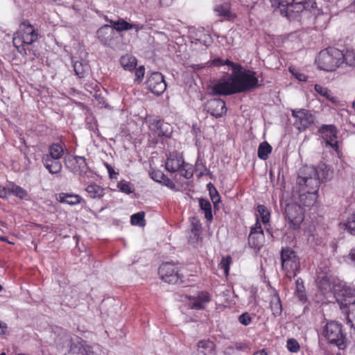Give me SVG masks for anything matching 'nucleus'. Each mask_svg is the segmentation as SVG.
Segmentation results:
<instances>
[{
  "label": "nucleus",
  "instance_id": "f257e3e1",
  "mask_svg": "<svg viewBox=\"0 0 355 355\" xmlns=\"http://www.w3.org/2000/svg\"><path fill=\"white\" fill-rule=\"evenodd\" d=\"M38 39L37 31L28 21L22 22L19 30L13 35L12 42L21 55H28L30 46Z\"/></svg>",
  "mask_w": 355,
  "mask_h": 355
},
{
  "label": "nucleus",
  "instance_id": "f03ea898",
  "mask_svg": "<svg viewBox=\"0 0 355 355\" xmlns=\"http://www.w3.org/2000/svg\"><path fill=\"white\" fill-rule=\"evenodd\" d=\"M272 6L279 10L281 15L291 17L304 11L315 14L317 10L315 0H270Z\"/></svg>",
  "mask_w": 355,
  "mask_h": 355
},
{
  "label": "nucleus",
  "instance_id": "7ed1b4c3",
  "mask_svg": "<svg viewBox=\"0 0 355 355\" xmlns=\"http://www.w3.org/2000/svg\"><path fill=\"white\" fill-rule=\"evenodd\" d=\"M343 53L339 49L328 48L319 53L315 62L320 69L333 71L343 63Z\"/></svg>",
  "mask_w": 355,
  "mask_h": 355
},
{
  "label": "nucleus",
  "instance_id": "20e7f679",
  "mask_svg": "<svg viewBox=\"0 0 355 355\" xmlns=\"http://www.w3.org/2000/svg\"><path fill=\"white\" fill-rule=\"evenodd\" d=\"M323 336L329 345L336 346L339 349L347 347V337L341 324L336 321H329L322 327Z\"/></svg>",
  "mask_w": 355,
  "mask_h": 355
},
{
  "label": "nucleus",
  "instance_id": "39448f33",
  "mask_svg": "<svg viewBox=\"0 0 355 355\" xmlns=\"http://www.w3.org/2000/svg\"><path fill=\"white\" fill-rule=\"evenodd\" d=\"M297 182L302 191L308 190L318 193L320 184V175L318 169L311 166L303 167L300 171Z\"/></svg>",
  "mask_w": 355,
  "mask_h": 355
},
{
  "label": "nucleus",
  "instance_id": "423d86ee",
  "mask_svg": "<svg viewBox=\"0 0 355 355\" xmlns=\"http://www.w3.org/2000/svg\"><path fill=\"white\" fill-rule=\"evenodd\" d=\"M234 73V86L237 93L251 91L258 86V79L255 77V72L249 70L238 72V67H236V73Z\"/></svg>",
  "mask_w": 355,
  "mask_h": 355
},
{
  "label": "nucleus",
  "instance_id": "0eeeda50",
  "mask_svg": "<svg viewBox=\"0 0 355 355\" xmlns=\"http://www.w3.org/2000/svg\"><path fill=\"white\" fill-rule=\"evenodd\" d=\"M282 268L286 272L288 277L296 276L300 268V261L296 253L292 249L286 247L281 251Z\"/></svg>",
  "mask_w": 355,
  "mask_h": 355
},
{
  "label": "nucleus",
  "instance_id": "6e6552de",
  "mask_svg": "<svg viewBox=\"0 0 355 355\" xmlns=\"http://www.w3.org/2000/svg\"><path fill=\"white\" fill-rule=\"evenodd\" d=\"M97 37L104 45L112 49H117L119 46L120 36L114 31L110 25H103L97 31Z\"/></svg>",
  "mask_w": 355,
  "mask_h": 355
},
{
  "label": "nucleus",
  "instance_id": "1a4fd4ad",
  "mask_svg": "<svg viewBox=\"0 0 355 355\" xmlns=\"http://www.w3.org/2000/svg\"><path fill=\"white\" fill-rule=\"evenodd\" d=\"M292 115L295 119L294 125L300 132L309 128L315 120L311 112L304 109L293 110Z\"/></svg>",
  "mask_w": 355,
  "mask_h": 355
},
{
  "label": "nucleus",
  "instance_id": "9d476101",
  "mask_svg": "<svg viewBox=\"0 0 355 355\" xmlns=\"http://www.w3.org/2000/svg\"><path fill=\"white\" fill-rule=\"evenodd\" d=\"M159 274L164 281L169 284L182 283L178 271L175 265L170 262L162 264L159 268Z\"/></svg>",
  "mask_w": 355,
  "mask_h": 355
},
{
  "label": "nucleus",
  "instance_id": "9b49d317",
  "mask_svg": "<svg viewBox=\"0 0 355 355\" xmlns=\"http://www.w3.org/2000/svg\"><path fill=\"white\" fill-rule=\"evenodd\" d=\"M286 216L293 229L300 227V224L304 220L302 209L300 205H287L285 209Z\"/></svg>",
  "mask_w": 355,
  "mask_h": 355
},
{
  "label": "nucleus",
  "instance_id": "f8f14e48",
  "mask_svg": "<svg viewBox=\"0 0 355 355\" xmlns=\"http://www.w3.org/2000/svg\"><path fill=\"white\" fill-rule=\"evenodd\" d=\"M148 89L153 94L159 96L166 89V84L163 75L159 72L150 74L146 80Z\"/></svg>",
  "mask_w": 355,
  "mask_h": 355
},
{
  "label": "nucleus",
  "instance_id": "ddd939ff",
  "mask_svg": "<svg viewBox=\"0 0 355 355\" xmlns=\"http://www.w3.org/2000/svg\"><path fill=\"white\" fill-rule=\"evenodd\" d=\"M264 240L263 230L257 220L254 225L251 228L248 236V243L253 248H259Z\"/></svg>",
  "mask_w": 355,
  "mask_h": 355
},
{
  "label": "nucleus",
  "instance_id": "4468645a",
  "mask_svg": "<svg viewBox=\"0 0 355 355\" xmlns=\"http://www.w3.org/2000/svg\"><path fill=\"white\" fill-rule=\"evenodd\" d=\"M213 92L218 95H229L237 93L233 76L227 80H220L212 87Z\"/></svg>",
  "mask_w": 355,
  "mask_h": 355
},
{
  "label": "nucleus",
  "instance_id": "2eb2a0df",
  "mask_svg": "<svg viewBox=\"0 0 355 355\" xmlns=\"http://www.w3.org/2000/svg\"><path fill=\"white\" fill-rule=\"evenodd\" d=\"M205 109L216 118L222 116L226 112L225 103L220 98L208 101L205 105Z\"/></svg>",
  "mask_w": 355,
  "mask_h": 355
},
{
  "label": "nucleus",
  "instance_id": "dca6fc26",
  "mask_svg": "<svg viewBox=\"0 0 355 355\" xmlns=\"http://www.w3.org/2000/svg\"><path fill=\"white\" fill-rule=\"evenodd\" d=\"M107 21L111 24V27L114 28V31L116 33L128 31L132 28L135 29L136 32H138L140 29L142 28V26H140L139 24H130L121 18H119L118 20L107 19Z\"/></svg>",
  "mask_w": 355,
  "mask_h": 355
},
{
  "label": "nucleus",
  "instance_id": "f3484780",
  "mask_svg": "<svg viewBox=\"0 0 355 355\" xmlns=\"http://www.w3.org/2000/svg\"><path fill=\"white\" fill-rule=\"evenodd\" d=\"M184 165V162L182 156L178 153H172L167 159L166 168L169 172L174 173L181 169Z\"/></svg>",
  "mask_w": 355,
  "mask_h": 355
},
{
  "label": "nucleus",
  "instance_id": "a211bd4d",
  "mask_svg": "<svg viewBox=\"0 0 355 355\" xmlns=\"http://www.w3.org/2000/svg\"><path fill=\"white\" fill-rule=\"evenodd\" d=\"M42 162L44 167L51 174H58L61 172L62 165L60 159L51 158L49 156H42Z\"/></svg>",
  "mask_w": 355,
  "mask_h": 355
},
{
  "label": "nucleus",
  "instance_id": "6ab92c4d",
  "mask_svg": "<svg viewBox=\"0 0 355 355\" xmlns=\"http://www.w3.org/2000/svg\"><path fill=\"white\" fill-rule=\"evenodd\" d=\"M69 352L73 355H92L93 351L92 347L86 345L85 341H79L76 339V343H73V345L70 347Z\"/></svg>",
  "mask_w": 355,
  "mask_h": 355
},
{
  "label": "nucleus",
  "instance_id": "aec40b11",
  "mask_svg": "<svg viewBox=\"0 0 355 355\" xmlns=\"http://www.w3.org/2000/svg\"><path fill=\"white\" fill-rule=\"evenodd\" d=\"M299 192V200L301 205L309 207L313 205L316 202L318 193L308 190L302 191V189H300Z\"/></svg>",
  "mask_w": 355,
  "mask_h": 355
},
{
  "label": "nucleus",
  "instance_id": "412c9836",
  "mask_svg": "<svg viewBox=\"0 0 355 355\" xmlns=\"http://www.w3.org/2000/svg\"><path fill=\"white\" fill-rule=\"evenodd\" d=\"M55 345L60 348H67L70 350V347L73 345V340L66 332L60 330L58 331L55 338Z\"/></svg>",
  "mask_w": 355,
  "mask_h": 355
},
{
  "label": "nucleus",
  "instance_id": "4be33fe9",
  "mask_svg": "<svg viewBox=\"0 0 355 355\" xmlns=\"http://www.w3.org/2000/svg\"><path fill=\"white\" fill-rule=\"evenodd\" d=\"M73 167L72 171L79 175H85L89 171V166L84 157L75 156L73 157Z\"/></svg>",
  "mask_w": 355,
  "mask_h": 355
},
{
  "label": "nucleus",
  "instance_id": "5701e85b",
  "mask_svg": "<svg viewBox=\"0 0 355 355\" xmlns=\"http://www.w3.org/2000/svg\"><path fill=\"white\" fill-rule=\"evenodd\" d=\"M58 201L61 203H66L70 205H78L81 201V197L76 194L61 193L58 195Z\"/></svg>",
  "mask_w": 355,
  "mask_h": 355
},
{
  "label": "nucleus",
  "instance_id": "b1692460",
  "mask_svg": "<svg viewBox=\"0 0 355 355\" xmlns=\"http://www.w3.org/2000/svg\"><path fill=\"white\" fill-rule=\"evenodd\" d=\"M64 155V149L62 144L59 143H55L51 144L49 148V153L44 155L43 156H49L51 158L61 159Z\"/></svg>",
  "mask_w": 355,
  "mask_h": 355
},
{
  "label": "nucleus",
  "instance_id": "393cba45",
  "mask_svg": "<svg viewBox=\"0 0 355 355\" xmlns=\"http://www.w3.org/2000/svg\"><path fill=\"white\" fill-rule=\"evenodd\" d=\"M120 62L123 69L128 71H132L137 66V59L130 55L122 56Z\"/></svg>",
  "mask_w": 355,
  "mask_h": 355
},
{
  "label": "nucleus",
  "instance_id": "a878e982",
  "mask_svg": "<svg viewBox=\"0 0 355 355\" xmlns=\"http://www.w3.org/2000/svg\"><path fill=\"white\" fill-rule=\"evenodd\" d=\"M270 309L275 316H279L282 314V305L279 296L277 294H275L271 297Z\"/></svg>",
  "mask_w": 355,
  "mask_h": 355
},
{
  "label": "nucleus",
  "instance_id": "bb28decb",
  "mask_svg": "<svg viewBox=\"0 0 355 355\" xmlns=\"http://www.w3.org/2000/svg\"><path fill=\"white\" fill-rule=\"evenodd\" d=\"M214 10L218 16L224 17L226 19L230 20L235 17L230 10V6L227 3L217 6Z\"/></svg>",
  "mask_w": 355,
  "mask_h": 355
},
{
  "label": "nucleus",
  "instance_id": "cd10ccee",
  "mask_svg": "<svg viewBox=\"0 0 355 355\" xmlns=\"http://www.w3.org/2000/svg\"><path fill=\"white\" fill-rule=\"evenodd\" d=\"M315 90L317 93H318L320 96L326 98L329 101L333 103H336L338 102L336 98H335L330 90L327 87H324L320 85H315Z\"/></svg>",
  "mask_w": 355,
  "mask_h": 355
},
{
  "label": "nucleus",
  "instance_id": "c85d7f7f",
  "mask_svg": "<svg viewBox=\"0 0 355 355\" xmlns=\"http://www.w3.org/2000/svg\"><path fill=\"white\" fill-rule=\"evenodd\" d=\"M74 71L79 78H82L85 76L89 70V66L83 61H73Z\"/></svg>",
  "mask_w": 355,
  "mask_h": 355
},
{
  "label": "nucleus",
  "instance_id": "c756f323",
  "mask_svg": "<svg viewBox=\"0 0 355 355\" xmlns=\"http://www.w3.org/2000/svg\"><path fill=\"white\" fill-rule=\"evenodd\" d=\"M86 191L92 198H99L104 195V189L96 184L89 185L86 188Z\"/></svg>",
  "mask_w": 355,
  "mask_h": 355
},
{
  "label": "nucleus",
  "instance_id": "7c9ffc66",
  "mask_svg": "<svg viewBox=\"0 0 355 355\" xmlns=\"http://www.w3.org/2000/svg\"><path fill=\"white\" fill-rule=\"evenodd\" d=\"M210 300V295L207 292H200L197 297V301L195 302L191 307L193 309H200L204 308V303H207Z\"/></svg>",
  "mask_w": 355,
  "mask_h": 355
},
{
  "label": "nucleus",
  "instance_id": "2f4dec72",
  "mask_svg": "<svg viewBox=\"0 0 355 355\" xmlns=\"http://www.w3.org/2000/svg\"><path fill=\"white\" fill-rule=\"evenodd\" d=\"M341 292L342 295L345 297L344 302H342V304L349 305L350 306L354 300L352 299H355V289L344 286Z\"/></svg>",
  "mask_w": 355,
  "mask_h": 355
},
{
  "label": "nucleus",
  "instance_id": "473e14b6",
  "mask_svg": "<svg viewBox=\"0 0 355 355\" xmlns=\"http://www.w3.org/2000/svg\"><path fill=\"white\" fill-rule=\"evenodd\" d=\"M198 349L211 354L215 349V344L209 340H202L198 343Z\"/></svg>",
  "mask_w": 355,
  "mask_h": 355
},
{
  "label": "nucleus",
  "instance_id": "72a5a7b5",
  "mask_svg": "<svg viewBox=\"0 0 355 355\" xmlns=\"http://www.w3.org/2000/svg\"><path fill=\"white\" fill-rule=\"evenodd\" d=\"M199 205L200 209L204 211L205 216L207 220H211L213 218L212 212H211V205L208 200L205 199H200Z\"/></svg>",
  "mask_w": 355,
  "mask_h": 355
},
{
  "label": "nucleus",
  "instance_id": "f704fd0d",
  "mask_svg": "<svg viewBox=\"0 0 355 355\" xmlns=\"http://www.w3.org/2000/svg\"><path fill=\"white\" fill-rule=\"evenodd\" d=\"M271 150L272 147L266 141L262 142L258 148V157L263 160H266Z\"/></svg>",
  "mask_w": 355,
  "mask_h": 355
},
{
  "label": "nucleus",
  "instance_id": "c9c22d12",
  "mask_svg": "<svg viewBox=\"0 0 355 355\" xmlns=\"http://www.w3.org/2000/svg\"><path fill=\"white\" fill-rule=\"evenodd\" d=\"M316 169H318L320 178L322 180H327L331 178L332 171L327 164L321 163L318 165Z\"/></svg>",
  "mask_w": 355,
  "mask_h": 355
},
{
  "label": "nucleus",
  "instance_id": "e433bc0d",
  "mask_svg": "<svg viewBox=\"0 0 355 355\" xmlns=\"http://www.w3.org/2000/svg\"><path fill=\"white\" fill-rule=\"evenodd\" d=\"M248 348V344L245 342H236L232 343L230 346L225 348V353L226 354H231L234 350L243 351Z\"/></svg>",
  "mask_w": 355,
  "mask_h": 355
},
{
  "label": "nucleus",
  "instance_id": "4c0bfd02",
  "mask_svg": "<svg viewBox=\"0 0 355 355\" xmlns=\"http://www.w3.org/2000/svg\"><path fill=\"white\" fill-rule=\"evenodd\" d=\"M345 230L352 235L355 236V211L348 216L345 223Z\"/></svg>",
  "mask_w": 355,
  "mask_h": 355
},
{
  "label": "nucleus",
  "instance_id": "58836bf2",
  "mask_svg": "<svg viewBox=\"0 0 355 355\" xmlns=\"http://www.w3.org/2000/svg\"><path fill=\"white\" fill-rule=\"evenodd\" d=\"M295 295L302 302L306 301V294L304 291V286L301 279H297L296 282Z\"/></svg>",
  "mask_w": 355,
  "mask_h": 355
},
{
  "label": "nucleus",
  "instance_id": "ea45409f",
  "mask_svg": "<svg viewBox=\"0 0 355 355\" xmlns=\"http://www.w3.org/2000/svg\"><path fill=\"white\" fill-rule=\"evenodd\" d=\"M207 187L209 188L210 198L214 204V208L216 209L217 208L218 203L220 202V196L211 183H209L207 184Z\"/></svg>",
  "mask_w": 355,
  "mask_h": 355
},
{
  "label": "nucleus",
  "instance_id": "a19ab883",
  "mask_svg": "<svg viewBox=\"0 0 355 355\" xmlns=\"http://www.w3.org/2000/svg\"><path fill=\"white\" fill-rule=\"evenodd\" d=\"M144 215L145 214L144 211H140L132 215L131 223L141 227L145 226Z\"/></svg>",
  "mask_w": 355,
  "mask_h": 355
},
{
  "label": "nucleus",
  "instance_id": "79ce46f5",
  "mask_svg": "<svg viewBox=\"0 0 355 355\" xmlns=\"http://www.w3.org/2000/svg\"><path fill=\"white\" fill-rule=\"evenodd\" d=\"M224 64L231 66L233 69V72L236 73L237 65L234 64L232 62H231L229 60H223L220 58H217V59H214L211 61V65H214V66L219 67V66H222Z\"/></svg>",
  "mask_w": 355,
  "mask_h": 355
},
{
  "label": "nucleus",
  "instance_id": "37998d69",
  "mask_svg": "<svg viewBox=\"0 0 355 355\" xmlns=\"http://www.w3.org/2000/svg\"><path fill=\"white\" fill-rule=\"evenodd\" d=\"M257 209L263 223H268L270 220V213L267 208L264 205H260L258 206Z\"/></svg>",
  "mask_w": 355,
  "mask_h": 355
},
{
  "label": "nucleus",
  "instance_id": "c03bdc74",
  "mask_svg": "<svg viewBox=\"0 0 355 355\" xmlns=\"http://www.w3.org/2000/svg\"><path fill=\"white\" fill-rule=\"evenodd\" d=\"M232 262V258L230 256L223 257L219 263L220 268L224 270L225 275H228L230 266Z\"/></svg>",
  "mask_w": 355,
  "mask_h": 355
},
{
  "label": "nucleus",
  "instance_id": "a18cd8bd",
  "mask_svg": "<svg viewBox=\"0 0 355 355\" xmlns=\"http://www.w3.org/2000/svg\"><path fill=\"white\" fill-rule=\"evenodd\" d=\"M10 191L17 197H19L21 199H24L27 196V192L26 190L22 189L21 187L13 185L10 188Z\"/></svg>",
  "mask_w": 355,
  "mask_h": 355
},
{
  "label": "nucleus",
  "instance_id": "49530a36",
  "mask_svg": "<svg viewBox=\"0 0 355 355\" xmlns=\"http://www.w3.org/2000/svg\"><path fill=\"white\" fill-rule=\"evenodd\" d=\"M118 188L122 192L125 193L127 194H130L133 191L131 184L125 181L119 182L118 183Z\"/></svg>",
  "mask_w": 355,
  "mask_h": 355
},
{
  "label": "nucleus",
  "instance_id": "de8ad7c7",
  "mask_svg": "<svg viewBox=\"0 0 355 355\" xmlns=\"http://www.w3.org/2000/svg\"><path fill=\"white\" fill-rule=\"evenodd\" d=\"M286 346L288 349L291 352H297L300 349V345L294 338L288 339Z\"/></svg>",
  "mask_w": 355,
  "mask_h": 355
},
{
  "label": "nucleus",
  "instance_id": "09e8293b",
  "mask_svg": "<svg viewBox=\"0 0 355 355\" xmlns=\"http://www.w3.org/2000/svg\"><path fill=\"white\" fill-rule=\"evenodd\" d=\"M343 62L345 61L346 64L349 66L355 65V56L353 52L347 51L345 54L343 53Z\"/></svg>",
  "mask_w": 355,
  "mask_h": 355
},
{
  "label": "nucleus",
  "instance_id": "8fccbe9b",
  "mask_svg": "<svg viewBox=\"0 0 355 355\" xmlns=\"http://www.w3.org/2000/svg\"><path fill=\"white\" fill-rule=\"evenodd\" d=\"M201 225L198 220L193 218L191 220V232L198 236L201 233Z\"/></svg>",
  "mask_w": 355,
  "mask_h": 355
},
{
  "label": "nucleus",
  "instance_id": "3c124183",
  "mask_svg": "<svg viewBox=\"0 0 355 355\" xmlns=\"http://www.w3.org/2000/svg\"><path fill=\"white\" fill-rule=\"evenodd\" d=\"M150 175L153 180L160 183L164 178L165 175L159 170H151Z\"/></svg>",
  "mask_w": 355,
  "mask_h": 355
},
{
  "label": "nucleus",
  "instance_id": "603ef678",
  "mask_svg": "<svg viewBox=\"0 0 355 355\" xmlns=\"http://www.w3.org/2000/svg\"><path fill=\"white\" fill-rule=\"evenodd\" d=\"M144 73H145V69H144V66H140L139 68L136 69V70H135L136 78L135 80V82L137 83V84H139L141 82V80L144 76Z\"/></svg>",
  "mask_w": 355,
  "mask_h": 355
},
{
  "label": "nucleus",
  "instance_id": "864d4df0",
  "mask_svg": "<svg viewBox=\"0 0 355 355\" xmlns=\"http://www.w3.org/2000/svg\"><path fill=\"white\" fill-rule=\"evenodd\" d=\"M239 321L243 325L247 326V325L250 324V323L252 321V319H251L250 314L246 312V313H242L239 317Z\"/></svg>",
  "mask_w": 355,
  "mask_h": 355
},
{
  "label": "nucleus",
  "instance_id": "5fc2aeb1",
  "mask_svg": "<svg viewBox=\"0 0 355 355\" xmlns=\"http://www.w3.org/2000/svg\"><path fill=\"white\" fill-rule=\"evenodd\" d=\"M160 183H162V184L166 186L167 187H168L171 189H174L175 188V183L165 175H164V178H163L162 181Z\"/></svg>",
  "mask_w": 355,
  "mask_h": 355
},
{
  "label": "nucleus",
  "instance_id": "6e6d98bb",
  "mask_svg": "<svg viewBox=\"0 0 355 355\" xmlns=\"http://www.w3.org/2000/svg\"><path fill=\"white\" fill-rule=\"evenodd\" d=\"M290 71L295 76V77L299 80L300 81H306L307 77L304 74L299 71H295L294 69H289Z\"/></svg>",
  "mask_w": 355,
  "mask_h": 355
},
{
  "label": "nucleus",
  "instance_id": "4d7b16f0",
  "mask_svg": "<svg viewBox=\"0 0 355 355\" xmlns=\"http://www.w3.org/2000/svg\"><path fill=\"white\" fill-rule=\"evenodd\" d=\"M167 125H168L167 123H164L163 122H161L159 121H158L157 122V126L160 129L159 131L157 132L158 135H163V136H166V137L168 136V134H167L163 131V129L164 128V127L167 126Z\"/></svg>",
  "mask_w": 355,
  "mask_h": 355
},
{
  "label": "nucleus",
  "instance_id": "13d9d810",
  "mask_svg": "<svg viewBox=\"0 0 355 355\" xmlns=\"http://www.w3.org/2000/svg\"><path fill=\"white\" fill-rule=\"evenodd\" d=\"M105 166L108 171L110 178H116L118 173L114 171V168L108 164H105Z\"/></svg>",
  "mask_w": 355,
  "mask_h": 355
},
{
  "label": "nucleus",
  "instance_id": "bf43d9fd",
  "mask_svg": "<svg viewBox=\"0 0 355 355\" xmlns=\"http://www.w3.org/2000/svg\"><path fill=\"white\" fill-rule=\"evenodd\" d=\"M179 171H180L182 175L187 179H189L193 176V173L191 171L184 169L182 167Z\"/></svg>",
  "mask_w": 355,
  "mask_h": 355
},
{
  "label": "nucleus",
  "instance_id": "052dcab7",
  "mask_svg": "<svg viewBox=\"0 0 355 355\" xmlns=\"http://www.w3.org/2000/svg\"><path fill=\"white\" fill-rule=\"evenodd\" d=\"M350 313L355 318V299H354L352 305L350 306Z\"/></svg>",
  "mask_w": 355,
  "mask_h": 355
},
{
  "label": "nucleus",
  "instance_id": "680f3d73",
  "mask_svg": "<svg viewBox=\"0 0 355 355\" xmlns=\"http://www.w3.org/2000/svg\"><path fill=\"white\" fill-rule=\"evenodd\" d=\"M6 328V324L0 322V335L5 334Z\"/></svg>",
  "mask_w": 355,
  "mask_h": 355
},
{
  "label": "nucleus",
  "instance_id": "e2e57ef3",
  "mask_svg": "<svg viewBox=\"0 0 355 355\" xmlns=\"http://www.w3.org/2000/svg\"><path fill=\"white\" fill-rule=\"evenodd\" d=\"M192 355H209L205 352H202L197 348V350L194 352Z\"/></svg>",
  "mask_w": 355,
  "mask_h": 355
},
{
  "label": "nucleus",
  "instance_id": "0e129e2a",
  "mask_svg": "<svg viewBox=\"0 0 355 355\" xmlns=\"http://www.w3.org/2000/svg\"><path fill=\"white\" fill-rule=\"evenodd\" d=\"M346 320H347V323L349 324L351 327H354V324L352 322V319L349 317V313H347V315L346 316Z\"/></svg>",
  "mask_w": 355,
  "mask_h": 355
},
{
  "label": "nucleus",
  "instance_id": "69168bd1",
  "mask_svg": "<svg viewBox=\"0 0 355 355\" xmlns=\"http://www.w3.org/2000/svg\"><path fill=\"white\" fill-rule=\"evenodd\" d=\"M204 67H205V65H204V64H193V65H192V68L194 70H198V69H202Z\"/></svg>",
  "mask_w": 355,
  "mask_h": 355
},
{
  "label": "nucleus",
  "instance_id": "338daca9",
  "mask_svg": "<svg viewBox=\"0 0 355 355\" xmlns=\"http://www.w3.org/2000/svg\"><path fill=\"white\" fill-rule=\"evenodd\" d=\"M252 355H268V354L265 349H261L254 353Z\"/></svg>",
  "mask_w": 355,
  "mask_h": 355
},
{
  "label": "nucleus",
  "instance_id": "774afa93",
  "mask_svg": "<svg viewBox=\"0 0 355 355\" xmlns=\"http://www.w3.org/2000/svg\"><path fill=\"white\" fill-rule=\"evenodd\" d=\"M349 256L352 260H355V249H353L350 251Z\"/></svg>",
  "mask_w": 355,
  "mask_h": 355
}]
</instances>
